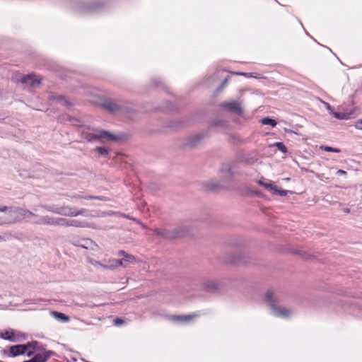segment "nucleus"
Returning <instances> with one entry per match:
<instances>
[{
    "instance_id": "473e14b6",
    "label": "nucleus",
    "mask_w": 362,
    "mask_h": 362,
    "mask_svg": "<svg viewBox=\"0 0 362 362\" xmlns=\"http://www.w3.org/2000/svg\"><path fill=\"white\" fill-rule=\"evenodd\" d=\"M116 105L112 102H108L105 104V107L110 111L113 112L116 110Z\"/></svg>"
},
{
    "instance_id": "412c9836",
    "label": "nucleus",
    "mask_w": 362,
    "mask_h": 362,
    "mask_svg": "<svg viewBox=\"0 0 362 362\" xmlns=\"http://www.w3.org/2000/svg\"><path fill=\"white\" fill-rule=\"evenodd\" d=\"M70 220L56 217L55 226H70Z\"/></svg>"
},
{
    "instance_id": "58836bf2",
    "label": "nucleus",
    "mask_w": 362,
    "mask_h": 362,
    "mask_svg": "<svg viewBox=\"0 0 362 362\" xmlns=\"http://www.w3.org/2000/svg\"><path fill=\"white\" fill-rule=\"evenodd\" d=\"M344 212L346 214L350 213V209L349 208H345L343 209Z\"/></svg>"
},
{
    "instance_id": "f3484780",
    "label": "nucleus",
    "mask_w": 362,
    "mask_h": 362,
    "mask_svg": "<svg viewBox=\"0 0 362 362\" xmlns=\"http://www.w3.org/2000/svg\"><path fill=\"white\" fill-rule=\"evenodd\" d=\"M118 255L123 257L121 260L124 261V266L127 263H133L135 262V257L133 255H129L124 250H120Z\"/></svg>"
},
{
    "instance_id": "f704fd0d",
    "label": "nucleus",
    "mask_w": 362,
    "mask_h": 362,
    "mask_svg": "<svg viewBox=\"0 0 362 362\" xmlns=\"http://www.w3.org/2000/svg\"><path fill=\"white\" fill-rule=\"evenodd\" d=\"M11 235L9 233H6L5 235H3V236L0 235V242L6 241L8 239H9V237Z\"/></svg>"
},
{
    "instance_id": "5701e85b",
    "label": "nucleus",
    "mask_w": 362,
    "mask_h": 362,
    "mask_svg": "<svg viewBox=\"0 0 362 362\" xmlns=\"http://www.w3.org/2000/svg\"><path fill=\"white\" fill-rule=\"evenodd\" d=\"M72 197L75 198V199L105 200V198L103 197H96V196H81V195L78 194V195H74Z\"/></svg>"
},
{
    "instance_id": "9b49d317",
    "label": "nucleus",
    "mask_w": 362,
    "mask_h": 362,
    "mask_svg": "<svg viewBox=\"0 0 362 362\" xmlns=\"http://www.w3.org/2000/svg\"><path fill=\"white\" fill-rule=\"evenodd\" d=\"M99 4L98 2L90 3H79L77 6V10L81 13L90 12L97 11Z\"/></svg>"
},
{
    "instance_id": "ea45409f",
    "label": "nucleus",
    "mask_w": 362,
    "mask_h": 362,
    "mask_svg": "<svg viewBox=\"0 0 362 362\" xmlns=\"http://www.w3.org/2000/svg\"><path fill=\"white\" fill-rule=\"evenodd\" d=\"M240 75H244V76H248V74H245V73H240Z\"/></svg>"
},
{
    "instance_id": "f8f14e48",
    "label": "nucleus",
    "mask_w": 362,
    "mask_h": 362,
    "mask_svg": "<svg viewBox=\"0 0 362 362\" xmlns=\"http://www.w3.org/2000/svg\"><path fill=\"white\" fill-rule=\"evenodd\" d=\"M56 217L50 216H40L37 220L32 222L33 224L37 225H49L55 226Z\"/></svg>"
},
{
    "instance_id": "dca6fc26",
    "label": "nucleus",
    "mask_w": 362,
    "mask_h": 362,
    "mask_svg": "<svg viewBox=\"0 0 362 362\" xmlns=\"http://www.w3.org/2000/svg\"><path fill=\"white\" fill-rule=\"evenodd\" d=\"M120 266H124V261L120 259H109L107 263H105L104 269H114Z\"/></svg>"
},
{
    "instance_id": "c756f323",
    "label": "nucleus",
    "mask_w": 362,
    "mask_h": 362,
    "mask_svg": "<svg viewBox=\"0 0 362 362\" xmlns=\"http://www.w3.org/2000/svg\"><path fill=\"white\" fill-rule=\"evenodd\" d=\"M277 148L283 153L287 152V148L282 142H276L274 144Z\"/></svg>"
},
{
    "instance_id": "b1692460",
    "label": "nucleus",
    "mask_w": 362,
    "mask_h": 362,
    "mask_svg": "<svg viewBox=\"0 0 362 362\" xmlns=\"http://www.w3.org/2000/svg\"><path fill=\"white\" fill-rule=\"evenodd\" d=\"M261 123L264 125H270L273 127L276 126V122L274 119L269 117H264L262 119Z\"/></svg>"
},
{
    "instance_id": "aec40b11",
    "label": "nucleus",
    "mask_w": 362,
    "mask_h": 362,
    "mask_svg": "<svg viewBox=\"0 0 362 362\" xmlns=\"http://www.w3.org/2000/svg\"><path fill=\"white\" fill-rule=\"evenodd\" d=\"M51 315L59 321H62L64 322H67L69 321V317L64 313H59L57 311H52L51 312Z\"/></svg>"
},
{
    "instance_id": "e433bc0d",
    "label": "nucleus",
    "mask_w": 362,
    "mask_h": 362,
    "mask_svg": "<svg viewBox=\"0 0 362 362\" xmlns=\"http://www.w3.org/2000/svg\"><path fill=\"white\" fill-rule=\"evenodd\" d=\"M123 323V320L120 318H117L114 320V324L117 326L121 325Z\"/></svg>"
},
{
    "instance_id": "6ab92c4d",
    "label": "nucleus",
    "mask_w": 362,
    "mask_h": 362,
    "mask_svg": "<svg viewBox=\"0 0 362 362\" xmlns=\"http://www.w3.org/2000/svg\"><path fill=\"white\" fill-rule=\"evenodd\" d=\"M70 226L79 227V228H92L93 226L86 221H81L79 220H70Z\"/></svg>"
},
{
    "instance_id": "1a4fd4ad",
    "label": "nucleus",
    "mask_w": 362,
    "mask_h": 362,
    "mask_svg": "<svg viewBox=\"0 0 362 362\" xmlns=\"http://www.w3.org/2000/svg\"><path fill=\"white\" fill-rule=\"evenodd\" d=\"M337 113H343L348 115L349 117L346 119H339V120H347L352 117H354L356 115V108L354 106V105H341L337 107Z\"/></svg>"
},
{
    "instance_id": "39448f33",
    "label": "nucleus",
    "mask_w": 362,
    "mask_h": 362,
    "mask_svg": "<svg viewBox=\"0 0 362 362\" xmlns=\"http://www.w3.org/2000/svg\"><path fill=\"white\" fill-rule=\"evenodd\" d=\"M15 207H0V226L16 223Z\"/></svg>"
},
{
    "instance_id": "bb28decb",
    "label": "nucleus",
    "mask_w": 362,
    "mask_h": 362,
    "mask_svg": "<svg viewBox=\"0 0 362 362\" xmlns=\"http://www.w3.org/2000/svg\"><path fill=\"white\" fill-rule=\"evenodd\" d=\"M320 148L325 151H327V152H333V153H340L341 152V150L339 148H333L331 146H321Z\"/></svg>"
},
{
    "instance_id": "4be33fe9",
    "label": "nucleus",
    "mask_w": 362,
    "mask_h": 362,
    "mask_svg": "<svg viewBox=\"0 0 362 362\" xmlns=\"http://www.w3.org/2000/svg\"><path fill=\"white\" fill-rule=\"evenodd\" d=\"M53 100H56L57 103H59L61 105H65V106H70L71 105V103H69L66 99H65L63 96L59 95L56 97H52Z\"/></svg>"
},
{
    "instance_id": "cd10ccee",
    "label": "nucleus",
    "mask_w": 362,
    "mask_h": 362,
    "mask_svg": "<svg viewBox=\"0 0 362 362\" xmlns=\"http://www.w3.org/2000/svg\"><path fill=\"white\" fill-rule=\"evenodd\" d=\"M88 261L89 264H90L91 265H93V267H95L96 268H98V267L104 268L105 263L100 262L93 259H89Z\"/></svg>"
},
{
    "instance_id": "393cba45",
    "label": "nucleus",
    "mask_w": 362,
    "mask_h": 362,
    "mask_svg": "<svg viewBox=\"0 0 362 362\" xmlns=\"http://www.w3.org/2000/svg\"><path fill=\"white\" fill-rule=\"evenodd\" d=\"M156 232H157V234H158L164 238H177V237L180 236V235H170L168 233H167L165 230H163V229H158L156 230Z\"/></svg>"
},
{
    "instance_id": "a878e982",
    "label": "nucleus",
    "mask_w": 362,
    "mask_h": 362,
    "mask_svg": "<svg viewBox=\"0 0 362 362\" xmlns=\"http://www.w3.org/2000/svg\"><path fill=\"white\" fill-rule=\"evenodd\" d=\"M259 185L264 187L267 189L272 192V189L276 190V186H274L272 183H265L262 180L258 181Z\"/></svg>"
},
{
    "instance_id": "f257e3e1",
    "label": "nucleus",
    "mask_w": 362,
    "mask_h": 362,
    "mask_svg": "<svg viewBox=\"0 0 362 362\" xmlns=\"http://www.w3.org/2000/svg\"><path fill=\"white\" fill-rule=\"evenodd\" d=\"M265 300L269 304L271 313L278 317L287 318L293 314V311L279 304V301L274 297L272 291H268L265 296Z\"/></svg>"
},
{
    "instance_id": "7ed1b4c3",
    "label": "nucleus",
    "mask_w": 362,
    "mask_h": 362,
    "mask_svg": "<svg viewBox=\"0 0 362 362\" xmlns=\"http://www.w3.org/2000/svg\"><path fill=\"white\" fill-rule=\"evenodd\" d=\"M83 136L88 141H98L103 143L117 139L115 135L102 129H95L93 132H84Z\"/></svg>"
},
{
    "instance_id": "c9c22d12",
    "label": "nucleus",
    "mask_w": 362,
    "mask_h": 362,
    "mask_svg": "<svg viewBox=\"0 0 362 362\" xmlns=\"http://www.w3.org/2000/svg\"><path fill=\"white\" fill-rule=\"evenodd\" d=\"M354 126L357 129H362V119L357 120Z\"/></svg>"
},
{
    "instance_id": "423d86ee",
    "label": "nucleus",
    "mask_w": 362,
    "mask_h": 362,
    "mask_svg": "<svg viewBox=\"0 0 362 362\" xmlns=\"http://www.w3.org/2000/svg\"><path fill=\"white\" fill-rule=\"evenodd\" d=\"M30 351L31 352L33 351L32 358L23 362H46L53 354V352L51 351L40 349L38 343Z\"/></svg>"
},
{
    "instance_id": "20e7f679",
    "label": "nucleus",
    "mask_w": 362,
    "mask_h": 362,
    "mask_svg": "<svg viewBox=\"0 0 362 362\" xmlns=\"http://www.w3.org/2000/svg\"><path fill=\"white\" fill-rule=\"evenodd\" d=\"M43 207L47 211L66 216H77L83 214L86 211L85 209L76 210L69 206H57L54 205H45Z\"/></svg>"
},
{
    "instance_id": "c85d7f7f",
    "label": "nucleus",
    "mask_w": 362,
    "mask_h": 362,
    "mask_svg": "<svg viewBox=\"0 0 362 362\" xmlns=\"http://www.w3.org/2000/svg\"><path fill=\"white\" fill-rule=\"evenodd\" d=\"M218 284L215 281H210L207 284H206V289L209 291H212L214 290L217 289Z\"/></svg>"
},
{
    "instance_id": "72a5a7b5",
    "label": "nucleus",
    "mask_w": 362,
    "mask_h": 362,
    "mask_svg": "<svg viewBox=\"0 0 362 362\" xmlns=\"http://www.w3.org/2000/svg\"><path fill=\"white\" fill-rule=\"evenodd\" d=\"M72 244L75 246H77V247H81V239H79V238H74L71 241Z\"/></svg>"
},
{
    "instance_id": "7c9ffc66",
    "label": "nucleus",
    "mask_w": 362,
    "mask_h": 362,
    "mask_svg": "<svg viewBox=\"0 0 362 362\" xmlns=\"http://www.w3.org/2000/svg\"><path fill=\"white\" fill-rule=\"evenodd\" d=\"M95 151L101 156H106L108 154V150L105 147H97Z\"/></svg>"
},
{
    "instance_id": "f03ea898",
    "label": "nucleus",
    "mask_w": 362,
    "mask_h": 362,
    "mask_svg": "<svg viewBox=\"0 0 362 362\" xmlns=\"http://www.w3.org/2000/svg\"><path fill=\"white\" fill-rule=\"evenodd\" d=\"M37 344V341H33L25 344L11 346L7 349L4 350V353L8 357H16L23 354H26L28 357H31L33 351L31 352L30 350L31 349H34L35 346Z\"/></svg>"
},
{
    "instance_id": "4c0bfd02",
    "label": "nucleus",
    "mask_w": 362,
    "mask_h": 362,
    "mask_svg": "<svg viewBox=\"0 0 362 362\" xmlns=\"http://www.w3.org/2000/svg\"><path fill=\"white\" fill-rule=\"evenodd\" d=\"M337 174L339 175H346V172L343 170H337Z\"/></svg>"
},
{
    "instance_id": "a211bd4d",
    "label": "nucleus",
    "mask_w": 362,
    "mask_h": 362,
    "mask_svg": "<svg viewBox=\"0 0 362 362\" xmlns=\"http://www.w3.org/2000/svg\"><path fill=\"white\" fill-rule=\"evenodd\" d=\"M195 317L194 315H174L172 317L173 321L177 322H185L191 320Z\"/></svg>"
},
{
    "instance_id": "9d476101",
    "label": "nucleus",
    "mask_w": 362,
    "mask_h": 362,
    "mask_svg": "<svg viewBox=\"0 0 362 362\" xmlns=\"http://www.w3.org/2000/svg\"><path fill=\"white\" fill-rule=\"evenodd\" d=\"M40 81L41 78L39 76L28 74L22 78L21 83L25 85V87L30 86L35 88L40 84Z\"/></svg>"
},
{
    "instance_id": "0eeeda50",
    "label": "nucleus",
    "mask_w": 362,
    "mask_h": 362,
    "mask_svg": "<svg viewBox=\"0 0 362 362\" xmlns=\"http://www.w3.org/2000/svg\"><path fill=\"white\" fill-rule=\"evenodd\" d=\"M15 214L16 223L25 221L32 223L34 221L32 218L37 216L36 214L29 210L17 207H15Z\"/></svg>"
},
{
    "instance_id": "4468645a",
    "label": "nucleus",
    "mask_w": 362,
    "mask_h": 362,
    "mask_svg": "<svg viewBox=\"0 0 362 362\" xmlns=\"http://www.w3.org/2000/svg\"><path fill=\"white\" fill-rule=\"evenodd\" d=\"M324 106L326 107V109L329 111V114L332 115L334 118L336 119H346L349 117L348 115L343 114V113H337V111H334V110L331 107V105L325 101H322Z\"/></svg>"
},
{
    "instance_id": "ddd939ff",
    "label": "nucleus",
    "mask_w": 362,
    "mask_h": 362,
    "mask_svg": "<svg viewBox=\"0 0 362 362\" xmlns=\"http://www.w3.org/2000/svg\"><path fill=\"white\" fill-rule=\"evenodd\" d=\"M222 107L230 112H235L238 114H240L242 112L240 104L237 101L224 103L222 104Z\"/></svg>"
},
{
    "instance_id": "2eb2a0df",
    "label": "nucleus",
    "mask_w": 362,
    "mask_h": 362,
    "mask_svg": "<svg viewBox=\"0 0 362 362\" xmlns=\"http://www.w3.org/2000/svg\"><path fill=\"white\" fill-rule=\"evenodd\" d=\"M81 247L86 250H96L98 248V245L91 239L81 238Z\"/></svg>"
},
{
    "instance_id": "6e6552de",
    "label": "nucleus",
    "mask_w": 362,
    "mask_h": 362,
    "mask_svg": "<svg viewBox=\"0 0 362 362\" xmlns=\"http://www.w3.org/2000/svg\"><path fill=\"white\" fill-rule=\"evenodd\" d=\"M0 338L9 341L16 342L21 340V334L14 329H8L0 332Z\"/></svg>"
},
{
    "instance_id": "2f4dec72",
    "label": "nucleus",
    "mask_w": 362,
    "mask_h": 362,
    "mask_svg": "<svg viewBox=\"0 0 362 362\" xmlns=\"http://www.w3.org/2000/svg\"><path fill=\"white\" fill-rule=\"evenodd\" d=\"M271 192H272L274 194H279L280 196H286L287 194L286 190H279L276 187V190L272 189Z\"/></svg>"
}]
</instances>
